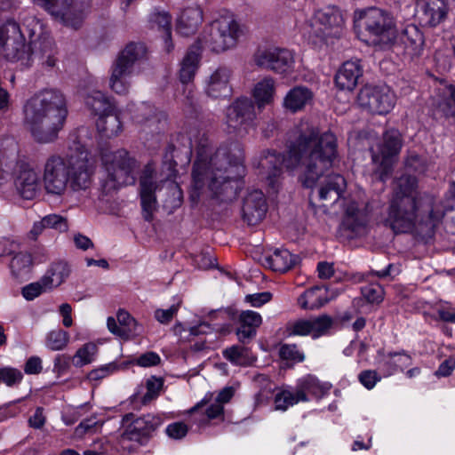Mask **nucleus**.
<instances>
[{
  "mask_svg": "<svg viewBox=\"0 0 455 455\" xmlns=\"http://www.w3.org/2000/svg\"><path fill=\"white\" fill-rule=\"evenodd\" d=\"M182 148L169 145L164 152L161 170L160 188L169 191L165 206L174 211L181 206L183 192L176 181L178 165H187L192 152L196 160L192 169L189 200L196 205L204 191L217 203H228L235 199L240 189V179L244 175L243 152L238 143H231L213 150L204 132L191 127L180 136Z\"/></svg>",
  "mask_w": 455,
  "mask_h": 455,
  "instance_id": "nucleus-1",
  "label": "nucleus"
},
{
  "mask_svg": "<svg viewBox=\"0 0 455 455\" xmlns=\"http://www.w3.org/2000/svg\"><path fill=\"white\" fill-rule=\"evenodd\" d=\"M338 156L336 136L331 132L320 133L316 127H308L299 132L288 146L287 154L267 151L259 161L268 186L275 190L282 166L288 171L304 168L299 179L303 187L313 188L319 181V198L337 202L346 189L343 176L331 173L324 176Z\"/></svg>",
  "mask_w": 455,
  "mask_h": 455,
  "instance_id": "nucleus-2",
  "label": "nucleus"
},
{
  "mask_svg": "<svg viewBox=\"0 0 455 455\" xmlns=\"http://www.w3.org/2000/svg\"><path fill=\"white\" fill-rule=\"evenodd\" d=\"M442 216L434 212L432 198L419 191L417 178L403 175L397 180L384 224L395 234L411 232L417 224L432 231Z\"/></svg>",
  "mask_w": 455,
  "mask_h": 455,
  "instance_id": "nucleus-3",
  "label": "nucleus"
},
{
  "mask_svg": "<svg viewBox=\"0 0 455 455\" xmlns=\"http://www.w3.org/2000/svg\"><path fill=\"white\" fill-rule=\"evenodd\" d=\"M95 163L84 146L75 144L65 156L52 154L43 164L42 183L47 195L61 197L68 189L86 191L92 184Z\"/></svg>",
  "mask_w": 455,
  "mask_h": 455,
  "instance_id": "nucleus-4",
  "label": "nucleus"
},
{
  "mask_svg": "<svg viewBox=\"0 0 455 455\" xmlns=\"http://www.w3.org/2000/svg\"><path fill=\"white\" fill-rule=\"evenodd\" d=\"M24 124L39 143H50L58 138L68 116L65 95L58 89H44L24 105Z\"/></svg>",
  "mask_w": 455,
  "mask_h": 455,
  "instance_id": "nucleus-5",
  "label": "nucleus"
},
{
  "mask_svg": "<svg viewBox=\"0 0 455 455\" xmlns=\"http://www.w3.org/2000/svg\"><path fill=\"white\" fill-rule=\"evenodd\" d=\"M0 49L5 60L19 63L21 68H30L36 59L49 68L57 63V49L50 36H39L27 44L20 25L12 20L0 24Z\"/></svg>",
  "mask_w": 455,
  "mask_h": 455,
  "instance_id": "nucleus-6",
  "label": "nucleus"
},
{
  "mask_svg": "<svg viewBox=\"0 0 455 455\" xmlns=\"http://www.w3.org/2000/svg\"><path fill=\"white\" fill-rule=\"evenodd\" d=\"M101 163L107 172L103 188L107 193L118 189L122 186L132 185L136 180L137 159L124 148L116 151L101 152Z\"/></svg>",
  "mask_w": 455,
  "mask_h": 455,
  "instance_id": "nucleus-7",
  "label": "nucleus"
},
{
  "mask_svg": "<svg viewBox=\"0 0 455 455\" xmlns=\"http://www.w3.org/2000/svg\"><path fill=\"white\" fill-rule=\"evenodd\" d=\"M240 26L233 13L227 10L220 12L199 38L201 48L220 53L234 48L240 36Z\"/></svg>",
  "mask_w": 455,
  "mask_h": 455,
  "instance_id": "nucleus-8",
  "label": "nucleus"
},
{
  "mask_svg": "<svg viewBox=\"0 0 455 455\" xmlns=\"http://www.w3.org/2000/svg\"><path fill=\"white\" fill-rule=\"evenodd\" d=\"M147 48L141 43H130L118 54L111 67L109 86L120 95L128 93L131 83L128 80L133 66L146 58Z\"/></svg>",
  "mask_w": 455,
  "mask_h": 455,
  "instance_id": "nucleus-9",
  "label": "nucleus"
},
{
  "mask_svg": "<svg viewBox=\"0 0 455 455\" xmlns=\"http://www.w3.org/2000/svg\"><path fill=\"white\" fill-rule=\"evenodd\" d=\"M358 26L362 28V39L378 44L386 43L394 35L395 21L387 11L371 7L362 11Z\"/></svg>",
  "mask_w": 455,
  "mask_h": 455,
  "instance_id": "nucleus-10",
  "label": "nucleus"
},
{
  "mask_svg": "<svg viewBox=\"0 0 455 455\" xmlns=\"http://www.w3.org/2000/svg\"><path fill=\"white\" fill-rule=\"evenodd\" d=\"M42 7L57 21L66 27L78 29L89 12L87 0H31Z\"/></svg>",
  "mask_w": 455,
  "mask_h": 455,
  "instance_id": "nucleus-11",
  "label": "nucleus"
},
{
  "mask_svg": "<svg viewBox=\"0 0 455 455\" xmlns=\"http://www.w3.org/2000/svg\"><path fill=\"white\" fill-rule=\"evenodd\" d=\"M163 424L164 418L158 413H146L140 416L132 412L126 413L122 418V439L147 445Z\"/></svg>",
  "mask_w": 455,
  "mask_h": 455,
  "instance_id": "nucleus-12",
  "label": "nucleus"
},
{
  "mask_svg": "<svg viewBox=\"0 0 455 455\" xmlns=\"http://www.w3.org/2000/svg\"><path fill=\"white\" fill-rule=\"evenodd\" d=\"M343 24L344 20L340 12L334 6H327L317 10L313 18L302 26L301 30L308 38L325 40L328 37L339 36Z\"/></svg>",
  "mask_w": 455,
  "mask_h": 455,
  "instance_id": "nucleus-13",
  "label": "nucleus"
},
{
  "mask_svg": "<svg viewBox=\"0 0 455 455\" xmlns=\"http://www.w3.org/2000/svg\"><path fill=\"white\" fill-rule=\"evenodd\" d=\"M402 147V134L396 129H390L383 133L382 142L378 144L376 148H371V159L379 165L376 172L381 181H385L391 173Z\"/></svg>",
  "mask_w": 455,
  "mask_h": 455,
  "instance_id": "nucleus-14",
  "label": "nucleus"
},
{
  "mask_svg": "<svg viewBox=\"0 0 455 455\" xmlns=\"http://www.w3.org/2000/svg\"><path fill=\"white\" fill-rule=\"evenodd\" d=\"M372 209L368 203L352 201L347 204L339 231L347 239L367 235Z\"/></svg>",
  "mask_w": 455,
  "mask_h": 455,
  "instance_id": "nucleus-15",
  "label": "nucleus"
},
{
  "mask_svg": "<svg viewBox=\"0 0 455 455\" xmlns=\"http://www.w3.org/2000/svg\"><path fill=\"white\" fill-rule=\"evenodd\" d=\"M361 108L372 114L386 115L395 104V94L386 84L366 85L361 89L358 97Z\"/></svg>",
  "mask_w": 455,
  "mask_h": 455,
  "instance_id": "nucleus-16",
  "label": "nucleus"
},
{
  "mask_svg": "<svg viewBox=\"0 0 455 455\" xmlns=\"http://www.w3.org/2000/svg\"><path fill=\"white\" fill-rule=\"evenodd\" d=\"M255 64L280 75H288L294 68L292 52L284 48L259 49L253 57Z\"/></svg>",
  "mask_w": 455,
  "mask_h": 455,
  "instance_id": "nucleus-17",
  "label": "nucleus"
},
{
  "mask_svg": "<svg viewBox=\"0 0 455 455\" xmlns=\"http://www.w3.org/2000/svg\"><path fill=\"white\" fill-rule=\"evenodd\" d=\"M332 323L331 317L327 315L299 318L286 323L285 334L287 337L310 336L315 339L327 335Z\"/></svg>",
  "mask_w": 455,
  "mask_h": 455,
  "instance_id": "nucleus-18",
  "label": "nucleus"
},
{
  "mask_svg": "<svg viewBox=\"0 0 455 455\" xmlns=\"http://www.w3.org/2000/svg\"><path fill=\"white\" fill-rule=\"evenodd\" d=\"M255 118L254 103L246 97L235 100L226 110V123L235 131L251 126Z\"/></svg>",
  "mask_w": 455,
  "mask_h": 455,
  "instance_id": "nucleus-19",
  "label": "nucleus"
},
{
  "mask_svg": "<svg viewBox=\"0 0 455 455\" xmlns=\"http://www.w3.org/2000/svg\"><path fill=\"white\" fill-rule=\"evenodd\" d=\"M140 196L143 218L147 221L153 220V214L156 210V191L160 185L155 181V170L150 164H147L140 179Z\"/></svg>",
  "mask_w": 455,
  "mask_h": 455,
  "instance_id": "nucleus-20",
  "label": "nucleus"
},
{
  "mask_svg": "<svg viewBox=\"0 0 455 455\" xmlns=\"http://www.w3.org/2000/svg\"><path fill=\"white\" fill-rule=\"evenodd\" d=\"M188 414L194 424L204 427L212 419L224 420V407L213 399L212 394H207L188 411Z\"/></svg>",
  "mask_w": 455,
  "mask_h": 455,
  "instance_id": "nucleus-21",
  "label": "nucleus"
},
{
  "mask_svg": "<svg viewBox=\"0 0 455 455\" xmlns=\"http://www.w3.org/2000/svg\"><path fill=\"white\" fill-rule=\"evenodd\" d=\"M17 193L26 200L34 199L41 190V179L35 168L21 164L14 178Z\"/></svg>",
  "mask_w": 455,
  "mask_h": 455,
  "instance_id": "nucleus-22",
  "label": "nucleus"
},
{
  "mask_svg": "<svg viewBox=\"0 0 455 455\" xmlns=\"http://www.w3.org/2000/svg\"><path fill=\"white\" fill-rule=\"evenodd\" d=\"M233 71L226 66L218 67L205 83V93L213 99L227 98L232 93L230 79Z\"/></svg>",
  "mask_w": 455,
  "mask_h": 455,
  "instance_id": "nucleus-23",
  "label": "nucleus"
},
{
  "mask_svg": "<svg viewBox=\"0 0 455 455\" xmlns=\"http://www.w3.org/2000/svg\"><path fill=\"white\" fill-rule=\"evenodd\" d=\"M243 219L249 226L259 224L266 216L267 204L262 191L254 189L243 200Z\"/></svg>",
  "mask_w": 455,
  "mask_h": 455,
  "instance_id": "nucleus-24",
  "label": "nucleus"
},
{
  "mask_svg": "<svg viewBox=\"0 0 455 455\" xmlns=\"http://www.w3.org/2000/svg\"><path fill=\"white\" fill-rule=\"evenodd\" d=\"M235 334L240 342L245 344L253 339L262 324V316L253 310L242 311L237 318Z\"/></svg>",
  "mask_w": 455,
  "mask_h": 455,
  "instance_id": "nucleus-25",
  "label": "nucleus"
},
{
  "mask_svg": "<svg viewBox=\"0 0 455 455\" xmlns=\"http://www.w3.org/2000/svg\"><path fill=\"white\" fill-rule=\"evenodd\" d=\"M203 22V11L198 6L184 9L177 19L176 30L184 36L194 35Z\"/></svg>",
  "mask_w": 455,
  "mask_h": 455,
  "instance_id": "nucleus-26",
  "label": "nucleus"
},
{
  "mask_svg": "<svg viewBox=\"0 0 455 455\" xmlns=\"http://www.w3.org/2000/svg\"><path fill=\"white\" fill-rule=\"evenodd\" d=\"M363 75L359 61H346L335 76V84L339 90L352 91Z\"/></svg>",
  "mask_w": 455,
  "mask_h": 455,
  "instance_id": "nucleus-27",
  "label": "nucleus"
},
{
  "mask_svg": "<svg viewBox=\"0 0 455 455\" xmlns=\"http://www.w3.org/2000/svg\"><path fill=\"white\" fill-rule=\"evenodd\" d=\"M164 379L160 377L151 376L146 379L145 386H139L132 395V403L148 405L156 400L163 388Z\"/></svg>",
  "mask_w": 455,
  "mask_h": 455,
  "instance_id": "nucleus-28",
  "label": "nucleus"
},
{
  "mask_svg": "<svg viewBox=\"0 0 455 455\" xmlns=\"http://www.w3.org/2000/svg\"><path fill=\"white\" fill-rule=\"evenodd\" d=\"M314 93L306 86H295L291 89L283 100V107L291 113L303 110L313 100Z\"/></svg>",
  "mask_w": 455,
  "mask_h": 455,
  "instance_id": "nucleus-29",
  "label": "nucleus"
},
{
  "mask_svg": "<svg viewBox=\"0 0 455 455\" xmlns=\"http://www.w3.org/2000/svg\"><path fill=\"white\" fill-rule=\"evenodd\" d=\"M411 364V357L405 353H389L377 363L378 370L383 377H389L397 371H403Z\"/></svg>",
  "mask_w": 455,
  "mask_h": 455,
  "instance_id": "nucleus-30",
  "label": "nucleus"
},
{
  "mask_svg": "<svg viewBox=\"0 0 455 455\" xmlns=\"http://www.w3.org/2000/svg\"><path fill=\"white\" fill-rule=\"evenodd\" d=\"M96 126L101 137L107 139L117 137L123 132L120 112L114 108L100 116Z\"/></svg>",
  "mask_w": 455,
  "mask_h": 455,
  "instance_id": "nucleus-31",
  "label": "nucleus"
},
{
  "mask_svg": "<svg viewBox=\"0 0 455 455\" xmlns=\"http://www.w3.org/2000/svg\"><path fill=\"white\" fill-rule=\"evenodd\" d=\"M296 389L301 402H307L309 400V396L317 399L323 397L329 392L330 386L321 383L315 376L307 375L299 379L296 385Z\"/></svg>",
  "mask_w": 455,
  "mask_h": 455,
  "instance_id": "nucleus-32",
  "label": "nucleus"
},
{
  "mask_svg": "<svg viewBox=\"0 0 455 455\" xmlns=\"http://www.w3.org/2000/svg\"><path fill=\"white\" fill-rule=\"evenodd\" d=\"M447 4L444 0H425L420 20L424 26L435 27L446 17Z\"/></svg>",
  "mask_w": 455,
  "mask_h": 455,
  "instance_id": "nucleus-33",
  "label": "nucleus"
},
{
  "mask_svg": "<svg viewBox=\"0 0 455 455\" xmlns=\"http://www.w3.org/2000/svg\"><path fill=\"white\" fill-rule=\"evenodd\" d=\"M297 257L286 249H276L270 255L264 257L263 264L275 272L284 273L297 263Z\"/></svg>",
  "mask_w": 455,
  "mask_h": 455,
  "instance_id": "nucleus-34",
  "label": "nucleus"
},
{
  "mask_svg": "<svg viewBox=\"0 0 455 455\" xmlns=\"http://www.w3.org/2000/svg\"><path fill=\"white\" fill-rule=\"evenodd\" d=\"M70 272V267L67 262H54L41 277L43 284L49 291L57 288L67 280Z\"/></svg>",
  "mask_w": 455,
  "mask_h": 455,
  "instance_id": "nucleus-35",
  "label": "nucleus"
},
{
  "mask_svg": "<svg viewBox=\"0 0 455 455\" xmlns=\"http://www.w3.org/2000/svg\"><path fill=\"white\" fill-rule=\"evenodd\" d=\"M328 302V291L323 286H315L305 291L298 298V305L306 310H313Z\"/></svg>",
  "mask_w": 455,
  "mask_h": 455,
  "instance_id": "nucleus-36",
  "label": "nucleus"
},
{
  "mask_svg": "<svg viewBox=\"0 0 455 455\" xmlns=\"http://www.w3.org/2000/svg\"><path fill=\"white\" fill-rule=\"evenodd\" d=\"M401 41L405 50L412 56H417L423 51L425 44L424 36L419 28L413 25H407L402 32Z\"/></svg>",
  "mask_w": 455,
  "mask_h": 455,
  "instance_id": "nucleus-37",
  "label": "nucleus"
},
{
  "mask_svg": "<svg viewBox=\"0 0 455 455\" xmlns=\"http://www.w3.org/2000/svg\"><path fill=\"white\" fill-rule=\"evenodd\" d=\"M46 228L66 232L68 229V220L65 217L59 214H48L34 223L30 230L31 237L36 240Z\"/></svg>",
  "mask_w": 455,
  "mask_h": 455,
  "instance_id": "nucleus-38",
  "label": "nucleus"
},
{
  "mask_svg": "<svg viewBox=\"0 0 455 455\" xmlns=\"http://www.w3.org/2000/svg\"><path fill=\"white\" fill-rule=\"evenodd\" d=\"M200 46H192L185 55L180 69V80L183 84L190 83L198 68Z\"/></svg>",
  "mask_w": 455,
  "mask_h": 455,
  "instance_id": "nucleus-39",
  "label": "nucleus"
},
{
  "mask_svg": "<svg viewBox=\"0 0 455 455\" xmlns=\"http://www.w3.org/2000/svg\"><path fill=\"white\" fill-rule=\"evenodd\" d=\"M275 83L272 77H265L258 82L252 91V96L259 108L269 105L274 100Z\"/></svg>",
  "mask_w": 455,
  "mask_h": 455,
  "instance_id": "nucleus-40",
  "label": "nucleus"
},
{
  "mask_svg": "<svg viewBox=\"0 0 455 455\" xmlns=\"http://www.w3.org/2000/svg\"><path fill=\"white\" fill-rule=\"evenodd\" d=\"M162 117H164V114L158 113L156 108L148 103H142L134 116L138 124L154 127L155 130L159 129L158 125Z\"/></svg>",
  "mask_w": 455,
  "mask_h": 455,
  "instance_id": "nucleus-41",
  "label": "nucleus"
},
{
  "mask_svg": "<svg viewBox=\"0 0 455 455\" xmlns=\"http://www.w3.org/2000/svg\"><path fill=\"white\" fill-rule=\"evenodd\" d=\"M223 356L231 363L241 366L250 365L254 361L251 350L240 345L227 347L223 351Z\"/></svg>",
  "mask_w": 455,
  "mask_h": 455,
  "instance_id": "nucleus-42",
  "label": "nucleus"
},
{
  "mask_svg": "<svg viewBox=\"0 0 455 455\" xmlns=\"http://www.w3.org/2000/svg\"><path fill=\"white\" fill-rule=\"evenodd\" d=\"M150 21L153 28L164 32L165 48L168 52L173 49V44L171 40V25L172 17L166 12H154L150 17Z\"/></svg>",
  "mask_w": 455,
  "mask_h": 455,
  "instance_id": "nucleus-43",
  "label": "nucleus"
},
{
  "mask_svg": "<svg viewBox=\"0 0 455 455\" xmlns=\"http://www.w3.org/2000/svg\"><path fill=\"white\" fill-rule=\"evenodd\" d=\"M85 104L99 116L116 108L110 100L100 91H93L88 94L85 98Z\"/></svg>",
  "mask_w": 455,
  "mask_h": 455,
  "instance_id": "nucleus-44",
  "label": "nucleus"
},
{
  "mask_svg": "<svg viewBox=\"0 0 455 455\" xmlns=\"http://www.w3.org/2000/svg\"><path fill=\"white\" fill-rule=\"evenodd\" d=\"M33 266L32 255L21 251L13 256L10 263L12 275L16 277H22L30 273Z\"/></svg>",
  "mask_w": 455,
  "mask_h": 455,
  "instance_id": "nucleus-45",
  "label": "nucleus"
},
{
  "mask_svg": "<svg viewBox=\"0 0 455 455\" xmlns=\"http://www.w3.org/2000/svg\"><path fill=\"white\" fill-rule=\"evenodd\" d=\"M6 145L8 147L7 152L0 149V180L4 179L5 174L12 170L18 157L16 142L13 140H7Z\"/></svg>",
  "mask_w": 455,
  "mask_h": 455,
  "instance_id": "nucleus-46",
  "label": "nucleus"
},
{
  "mask_svg": "<svg viewBox=\"0 0 455 455\" xmlns=\"http://www.w3.org/2000/svg\"><path fill=\"white\" fill-rule=\"evenodd\" d=\"M69 333L62 329H55L47 333L45 346L52 351L63 350L69 342Z\"/></svg>",
  "mask_w": 455,
  "mask_h": 455,
  "instance_id": "nucleus-47",
  "label": "nucleus"
},
{
  "mask_svg": "<svg viewBox=\"0 0 455 455\" xmlns=\"http://www.w3.org/2000/svg\"><path fill=\"white\" fill-rule=\"evenodd\" d=\"M301 402L297 389L290 391L287 389L277 392L275 395V409L277 411H286L290 406Z\"/></svg>",
  "mask_w": 455,
  "mask_h": 455,
  "instance_id": "nucleus-48",
  "label": "nucleus"
},
{
  "mask_svg": "<svg viewBox=\"0 0 455 455\" xmlns=\"http://www.w3.org/2000/svg\"><path fill=\"white\" fill-rule=\"evenodd\" d=\"M98 347L94 343L89 342L81 347L73 356V363L76 367H82L93 361Z\"/></svg>",
  "mask_w": 455,
  "mask_h": 455,
  "instance_id": "nucleus-49",
  "label": "nucleus"
},
{
  "mask_svg": "<svg viewBox=\"0 0 455 455\" xmlns=\"http://www.w3.org/2000/svg\"><path fill=\"white\" fill-rule=\"evenodd\" d=\"M278 355L282 360L293 363H302L305 360V355L297 344H282Z\"/></svg>",
  "mask_w": 455,
  "mask_h": 455,
  "instance_id": "nucleus-50",
  "label": "nucleus"
},
{
  "mask_svg": "<svg viewBox=\"0 0 455 455\" xmlns=\"http://www.w3.org/2000/svg\"><path fill=\"white\" fill-rule=\"evenodd\" d=\"M102 423L98 419L97 414L93 413L91 417L83 419L75 428V435L82 437L86 434H93L101 427Z\"/></svg>",
  "mask_w": 455,
  "mask_h": 455,
  "instance_id": "nucleus-51",
  "label": "nucleus"
},
{
  "mask_svg": "<svg viewBox=\"0 0 455 455\" xmlns=\"http://www.w3.org/2000/svg\"><path fill=\"white\" fill-rule=\"evenodd\" d=\"M23 379V373L16 368L3 367L0 368V383L7 387L18 386Z\"/></svg>",
  "mask_w": 455,
  "mask_h": 455,
  "instance_id": "nucleus-52",
  "label": "nucleus"
},
{
  "mask_svg": "<svg viewBox=\"0 0 455 455\" xmlns=\"http://www.w3.org/2000/svg\"><path fill=\"white\" fill-rule=\"evenodd\" d=\"M116 318L120 327H124L126 331V338L138 332V323L127 311L120 309L117 312Z\"/></svg>",
  "mask_w": 455,
  "mask_h": 455,
  "instance_id": "nucleus-53",
  "label": "nucleus"
},
{
  "mask_svg": "<svg viewBox=\"0 0 455 455\" xmlns=\"http://www.w3.org/2000/svg\"><path fill=\"white\" fill-rule=\"evenodd\" d=\"M91 405L87 403L77 407L71 408L62 414V421L65 425L71 426L75 424L80 418L84 416L91 410Z\"/></svg>",
  "mask_w": 455,
  "mask_h": 455,
  "instance_id": "nucleus-54",
  "label": "nucleus"
},
{
  "mask_svg": "<svg viewBox=\"0 0 455 455\" xmlns=\"http://www.w3.org/2000/svg\"><path fill=\"white\" fill-rule=\"evenodd\" d=\"M363 298L370 303H380L384 299V289L379 283H371L362 287Z\"/></svg>",
  "mask_w": 455,
  "mask_h": 455,
  "instance_id": "nucleus-55",
  "label": "nucleus"
},
{
  "mask_svg": "<svg viewBox=\"0 0 455 455\" xmlns=\"http://www.w3.org/2000/svg\"><path fill=\"white\" fill-rule=\"evenodd\" d=\"M49 291L44 287L42 282V278L39 281L31 283L29 284L25 285L21 289V294L27 300H33L38 296H40L43 292Z\"/></svg>",
  "mask_w": 455,
  "mask_h": 455,
  "instance_id": "nucleus-56",
  "label": "nucleus"
},
{
  "mask_svg": "<svg viewBox=\"0 0 455 455\" xmlns=\"http://www.w3.org/2000/svg\"><path fill=\"white\" fill-rule=\"evenodd\" d=\"M381 373L374 370H364L358 375L359 382L367 389H372L381 379Z\"/></svg>",
  "mask_w": 455,
  "mask_h": 455,
  "instance_id": "nucleus-57",
  "label": "nucleus"
},
{
  "mask_svg": "<svg viewBox=\"0 0 455 455\" xmlns=\"http://www.w3.org/2000/svg\"><path fill=\"white\" fill-rule=\"evenodd\" d=\"M132 363L140 367H153L161 363V357L157 353L148 351L136 357Z\"/></svg>",
  "mask_w": 455,
  "mask_h": 455,
  "instance_id": "nucleus-58",
  "label": "nucleus"
},
{
  "mask_svg": "<svg viewBox=\"0 0 455 455\" xmlns=\"http://www.w3.org/2000/svg\"><path fill=\"white\" fill-rule=\"evenodd\" d=\"M188 432V427L182 421L171 423L165 428V434L168 435V437L174 440H180L184 438Z\"/></svg>",
  "mask_w": 455,
  "mask_h": 455,
  "instance_id": "nucleus-59",
  "label": "nucleus"
},
{
  "mask_svg": "<svg viewBox=\"0 0 455 455\" xmlns=\"http://www.w3.org/2000/svg\"><path fill=\"white\" fill-rule=\"evenodd\" d=\"M180 307V304H174L172 305L167 309H156L155 311V317L156 319L164 324L169 323L173 316L177 314Z\"/></svg>",
  "mask_w": 455,
  "mask_h": 455,
  "instance_id": "nucleus-60",
  "label": "nucleus"
},
{
  "mask_svg": "<svg viewBox=\"0 0 455 455\" xmlns=\"http://www.w3.org/2000/svg\"><path fill=\"white\" fill-rule=\"evenodd\" d=\"M404 164L406 168L417 172L425 171L423 159L415 152H409L405 158Z\"/></svg>",
  "mask_w": 455,
  "mask_h": 455,
  "instance_id": "nucleus-61",
  "label": "nucleus"
},
{
  "mask_svg": "<svg viewBox=\"0 0 455 455\" xmlns=\"http://www.w3.org/2000/svg\"><path fill=\"white\" fill-rule=\"evenodd\" d=\"M271 299L272 293L269 291L248 294L245 296V301L255 307H259L263 306L264 304L269 302Z\"/></svg>",
  "mask_w": 455,
  "mask_h": 455,
  "instance_id": "nucleus-62",
  "label": "nucleus"
},
{
  "mask_svg": "<svg viewBox=\"0 0 455 455\" xmlns=\"http://www.w3.org/2000/svg\"><path fill=\"white\" fill-rule=\"evenodd\" d=\"M43 371L42 359L39 356H30L25 363L24 371L28 375H36Z\"/></svg>",
  "mask_w": 455,
  "mask_h": 455,
  "instance_id": "nucleus-63",
  "label": "nucleus"
},
{
  "mask_svg": "<svg viewBox=\"0 0 455 455\" xmlns=\"http://www.w3.org/2000/svg\"><path fill=\"white\" fill-rule=\"evenodd\" d=\"M116 370L117 366L115 363H108L100 368L91 371L89 373V378L92 380L101 379Z\"/></svg>",
  "mask_w": 455,
  "mask_h": 455,
  "instance_id": "nucleus-64",
  "label": "nucleus"
}]
</instances>
